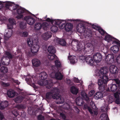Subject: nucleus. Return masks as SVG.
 <instances>
[{
    "mask_svg": "<svg viewBox=\"0 0 120 120\" xmlns=\"http://www.w3.org/2000/svg\"><path fill=\"white\" fill-rule=\"evenodd\" d=\"M58 27L54 25L52 26L50 28L51 31L54 33L56 32L58 30Z\"/></svg>",
    "mask_w": 120,
    "mask_h": 120,
    "instance_id": "nucleus-42",
    "label": "nucleus"
},
{
    "mask_svg": "<svg viewBox=\"0 0 120 120\" xmlns=\"http://www.w3.org/2000/svg\"><path fill=\"white\" fill-rule=\"evenodd\" d=\"M7 93L8 97L10 98L13 97L15 95V92L12 89L9 90Z\"/></svg>",
    "mask_w": 120,
    "mask_h": 120,
    "instance_id": "nucleus-25",
    "label": "nucleus"
},
{
    "mask_svg": "<svg viewBox=\"0 0 120 120\" xmlns=\"http://www.w3.org/2000/svg\"><path fill=\"white\" fill-rule=\"evenodd\" d=\"M74 82L77 83H79V81L78 79L75 77L74 78Z\"/></svg>",
    "mask_w": 120,
    "mask_h": 120,
    "instance_id": "nucleus-60",
    "label": "nucleus"
},
{
    "mask_svg": "<svg viewBox=\"0 0 120 120\" xmlns=\"http://www.w3.org/2000/svg\"><path fill=\"white\" fill-rule=\"evenodd\" d=\"M82 29H83V31L86 34V38H89L90 39L92 36V34L91 33V31L88 29H86L85 28L84 26L82 27Z\"/></svg>",
    "mask_w": 120,
    "mask_h": 120,
    "instance_id": "nucleus-19",
    "label": "nucleus"
},
{
    "mask_svg": "<svg viewBox=\"0 0 120 120\" xmlns=\"http://www.w3.org/2000/svg\"><path fill=\"white\" fill-rule=\"evenodd\" d=\"M84 109H87L89 112L91 114H93L94 115H97L98 114L97 111H92V109L90 107L88 106L87 105L85 104L84 106Z\"/></svg>",
    "mask_w": 120,
    "mask_h": 120,
    "instance_id": "nucleus-21",
    "label": "nucleus"
},
{
    "mask_svg": "<svg viewBox=\"0 0 120 120\" xmlns=\"http://www.w3.org/2000/svg\"><path fill=\"white\" fill-rule=\"evenodd\" d=\"M110 50L111 52H112L114 53H117L119 50V48L117 46L114 45L111 48Z\"/></svg>",
    "mask_w": 120,
    "mask_h": 120,
    "instance_id": "nucleus-33",
    "label": "nucleus"
},
{
    "mask_svg": "<svg viewBox=\"0 0 120 120\" xmlns=\"http://www.w3.org/2000/svg\"><path fill=\"white\" fill-rule=\"evenodd\" d=\"M6 59L4 60V57H3L1 59V64L3 65H8L10 62V59L9 58H6Z\"/></svg>",
    "mask_w": 120,
    "mask_h": 120,
    "instance_id": "nucleus-28",
    "label": "nucleus"
},
{
    "mask_svg": "<svg viewBox=\"0 0 120 120\" xmlns=\"http://www.w3.org/2000/svg\"><path fill=\"white\" fill-rule=\"evenodd\" d=\"M104 93L101 91H98L95 94L94 97L95 99L97 100L101 99L103 97Z\"/></svg>",
    "mask_w": 120,
    "mask_h": 120,
    "instance_id": "nucleus-23",
    "label": "nucleus"
},
{
    "mask_svg": "<svg viewBox=\"0 0 120 120\" xmlns=\"http://www.w3.org/2000/svg\"><path fill=\"white\" fill-rule=\"evenodd\" d=\"M0 71L1 72L3 73H5L8 72V69L6 67L3 66L1 67Z\"/></svg>",
    "mask_w": 120,
    "mask_h": 120,
    "instance_id": "nucleus-39",
    "label": "nucleus"
},
{
    "mask_svg": "<svg viewBox=\"0 0 120 120\" xmlns=\"http://www.w3.org/2000/svg\"><path fill=\"white\" fill-rule=\"evenodd\" d=\"M14 3L13 2L10 1L6 2H5V7L9 9L11 11H12L11 10L9 9V7L12 6Z\"/></svg>",
    "mask_w": 120,
    "mask_h": 120,
    "instance_id": "nucleus-36",
    "label": "nucleus"
},
{
    "mask_svg": "<svg viewBox=\"0 0 120 120\" xmlns=\"http://www.w3.org/2000/svg\"><path fill=\"white\" fill-rule=\"evenodd\" d=\"M45 98L48 99H51L52 98L56 99V102L57 104H62L64 101V99L61 98V96L59 94V90L56 88L54 89L52 91L46 93Z\"/></svg>",
    "mask_w": 120,
    "mask_h": 120,
    "instance_id": "nucleus-2",
    "label": "nucleus"
},
{
    "mask_svg": "<svg viewBox=\"0 0 120 120\" xmlns=\"http://www.w3.org/2000/svg\"><path fill=\"white\" fill-rule=\"evenodd\" d=\"M54 23L58 26L61 29H63V26L64 25V23H65L66 21L65 20L54 19Z\"/></svg>",
    "mask_w": 120,
    "mask_h": 120,
    "instance_id": "nucleus-11",
    "label": "nucleus"
},
{
    "mask_svg": "<svg viewBox=\"0 0 120 120\" xmlns=\"http://www.w3.org/2000/svg\"><path fill=\"white\" fill-rule=\"evenodd\" d=\"M32 78L29 77L28 78H27L26 79V80L27 81V82H29L30 83H31L32 82Z\"/></svg>",
    "mask_w": 120,
    "mask_h": 120,
    "instance_id": "nucleus-61",
    "label": "nucleus"
},
{
    "mask_svg": "<svg viewBox=\"0 0 120 120\" xmlns=\"http://www.w3.org/2000/svg\"><path fill=\"white\" fill-rule=\"evenodd\" d=\"M17 12L19 15L16 16V18L18 19H20L23 18V15L22 14L23 13H26L27 11L25 9L21 7L19 8L17 10Z\"/></svg>",
    "mask_w": 120,
    "mask_h": 120,
    "instance_id": "nucleus-8",
    "label": "nucleus"
},
{
    "mask_svg": "<svg viewBox=\"0 0 120 120\" xmlns=\"http://www.w3.org/2000/svg\"><path fill=\"white\" fill-rule=\"evenodd\" d=\"M107 101L108 104V105L110 103H112L113 101V99L112 98H109L107 99Z\"/></svg>",
    "mask_w": 120,
    "mask_h": 120,
    "instance_id": "nucleus-51",
    "label": "nucleus"
},
{
    "mask_svg": "<svg viewBox=\"0 0 120 120\" xmlns=\"http://www.w3.org/2000/svg\"><path fill=\"white\" fill-rule=\"evenodd\" d=\"M54 20L50 19L49 18H47L46 19V21L47 22H51V23L53 24L54 22Z\"/></svg>",
    "mask_w": 120,
    "mask_h": 120,
    "instance_id": "nucleus-52",
    "label": "nucleus"
},
{
    "mask_svg": "<svg viewBox=\"0 0 120 120\" xmlns=\"http://www.w3.org/2000/svg\"><path fill=\"white\" fill-rule=\"evenodd\" d=\"M50 75L51 77L60 80H61L63 77V75L61 73L58 71L56 72H52Z\"/></svg>",
    "mask_w": 120,
    "mask_h": 120,
    "instance_id": "nucleus-10",
    "label": "nucleus"
},
{
    "mask_svg": "<svg viewBox=\"0 0 120 120\" xmlns=\"http://www.w3.org/2000/svg\"><path fill=\"white\" fill-rule=\"evenodd\" d=\"M95 92V91L94 90H91L89 92V93H91L92 95H93Z\"/></svg>",
    "mask_w": 120,
    "mask_h": 120,
    "instance_id": "nucleus-64",
    "label": "nucleus"
},
{
    "mask_svg": "<svg viewBox=\"0 0 120 120\" xmlns=\"http://www.w3.org/2000/svg\"><path fill=\"white\" fill-rule=\"evenodd\" d=\"M28 113L30 115H31L33 114V111L32 110V108L30 107L28 108Z\"/></svg>",
    "mask_w": 120,
    "mask_h": 120,
    "instance_id": "nucleus-48",
    "label": "nucleus"
},
{
    "mask_svg": "<svg viewBox=\"0 0 120 120\" xmlns=\"http://www.w3.org/2000/svg\"><path fill=\"white\" fill-rule=\"evenodd\" d=\"M4 118V117L3 113L0 111V120H2Z\"/></svg>",
    "mask_w": 120,
    "mask_h": 120,
    "instance_id": "nucleus-57",
    "label": "nucleus"
},
{
    "mask_svg": "<svg viewBox=\"0 0 120 120\" xmlns=\"http://www.w3.org/2000/svg\"><path fill=\"white\" fill-rule=\"evenodd\" d=\"M52 35L50 32H47V33H45L42 36L43 38L45 40H47L48 39L51 37Z\"/></svg>",
    "mask_w": 120,
    "mask_h": 120,
    "instance_id": "nucleus-27",
    "label": "nucleus"
},
{
    "mask_svg": "<svg viewBox=\"0 0 120 120\" xmlns=\"http://www.w3.org/2000/svg\"><path fill=\"white\" fill-rule=\"evenodd\" d=\"M60 116L64 120H65L66 119V116L63 112H61L60 114Z\"/></svg>",
    "mask_w": 120,
    "mask_h": 120,
    "instance_id": "nucleus-46",
    "label": "nucleus"
},
{
    "mask_svg": "<svg viewBox=\"0 0 120 120\" xmlns=\"http://www.w3.org/2000/svg\"><path fill=\"white\" fill-rule=\"evenodd\" d=\"M9 21L10 25H13L15 24V21L14 19L9 18Z\"/></svg>",
    "mask_w": 120,
    "mask_h": 120,
    "instance_id": "nucleus-49",
    "label": "nucleus"
},
{
    "mask_svg": "<svg viewBox=\"0 0 120 120\" xmlns=\"http://www.w3.org/2000/svg\"><path fill=\"white\" fill-rule=\"evenodd\" d=\"M119 70L117 67L114 65H111L109 67V71L112 74H116L117 73Z\"/></svg>",
    "mask_w": 120,
    "mask_h": 120,
    "instance_id": "nucleus-18",
    "label": "nucleus"
},
{
    "mask_svg": "<svg viewBox=\"0 0 120 120\" xmlns=\"http://www.w3.org/2000/svg\"><path fill=\"white\" fill-rule=\"evenodd\" d=\"M5 56L4 57V60L6 59V58H9V59H12L13 56L12 54L9 52L6 51L5 52Z\"/></svg>",
    "mask_w": 120,
    "mask_h": 120,
    "instance_id": "nucleus-34",
    "label": "nucleus"
},
{
    "mask_svg": "<svg viewBox=\"0 0 120 120\" xmlns=\"http://www.w3.org/2000/svg\"><path fill=\"white\" fill-rule=\"evenodd\" d=\"M48 26V24L47 22H44L42 24L38 22L35 24L34 28L35 30H38L42 28L44 30L47 31L49 28Z\"/></svg>",
    "mask_w": 120,
    "mask_h": 120,
    "instance_id": "nucleus-7",
    "label": "nucleus"
},
{
    "mask_svg": "<svg viewBox=\"0 0 120 120\" xmlns=\"http://www.w3.org/2000/svg\"><path fill=\"white\" fill-rule=\"evenodd\" d=\"M23 98V97L22 96H19L15 99V101L16 103H20L22 101Z\"/></svg>",
    "mask_w": 120,
    "mask_h": 120,
    "instance_id": "nucleus-32",
    "label": "nucleus"
},
{
    "mask_svg": "<svg viewBox=\"0 0 120 120\" xmlns=\"http://www.w3.org/2000/svg\"><path fill=\"white\" fill-rule=\"evenodd\" d=\"M68 58L69 59L70 63L71 64H75L76 63V61L77 60L76 57L74 56H69Z\"/></svg>",
    "mask_w": 120,
    "mask_h": 120,
    "instance_id": "nucleus-31",
    "label": "nucleus"
},
{
    "mask_svg": "<svg viewBox=\"0 0 120 120\" xmlns=\"http://www.w3.org/2000/svg\"><path fill=\"white\" fill-rule=\"evenodd\" d=\"M27 43L28 46L30 47L32 46L34 44L33 40L31 38H29L27 39Z\"/></svg>",
    "mask_w": 120,
    "mask_h": 120,
    "instance_id": "nucleus-41",
    "label": "nucleus"
},
{
    "mask_svg": "<svg viewBox=\"0 0 120 120\" xmlns=\"http://www.w3.org/2000/svg\"><path fill=\"white\" fill-rule=\"evenodd\" d=\"M55 65H53L52 66L51 69L53 71H55L56 69L58 68H60L61 67V64L59 60H56L55 61Z\"/></svg>",
    "mask_w": 120,
    "mask_h": 120,
    "instance_id": "nucleus-17",
    "label": "nucleus"
},
{
    "mask_svg": "<svg viewBox=\"0 0 120 120\" xmlns=\"http://www.w3.org/2000/svg\"><path fill=\"white\" fill-rule=\"evenodd\" d=\"M8 28V29H11L13 28V25H7Z\"/></svg>",
    "mask_w": 120,
    "mask_h": 120,
    "instance_id": "nucleus-63",
    "label": "nucleus"
},
{
    "mask_svg": "<svg viewBox=\"0 0 120 120\" xmlns=\"http://www.w3.org/2000/svg\"><path fill=\"white\" fill-rule=\"evenodd\" d=\"M28 35V33L26 31L23 32L22 33V35L24 37H27Z\"/></svg>",
    "mask_w": 120,
    "mask_h": 120,
    "instance_id": "nucleus-53",
    "label": "nucleus"
},
{
    "mask_svg": "<svg viewBox=\"0 0 120 120\" xmlns=\"http://www.w3.org/2000/svg\"><path fill=\"white\" fill-rule=\"evenodd\" d=\"M38 120H44V117L41 115H40L38 116Z\"/></svg>",
    "mask_w": 120,
    "mask_h": 120,
    "instance_id": "nucleus-50",
    "label": "nucleus"
},
{
    "mask_svg": "<svg viewBox=\"0 0 120 120\" xmlns=\"http://www.w3.org/2000/svg\"><path fill=\"white\" fill-rule=\"evenodd\" d=\"M75 43L76 45H77V47L78 49L79 50H80L82 48V46L81 44L80 43H79L78 41L77 40L74 39L73 40L72 42V44Z\"/></svg>",
    "mask_w": 120,
    "mask_h": 120,
    "instance_id": "nucleus-29",
    "label": "nucleus"
},
{
    "mask_svg": "<svg viewBox=\"0 0 120 120\" xmlns=\"http://www.w3.org/2000/svg\"><path fill=\"white\" fill-rule=\"evenodd\" d=\"M114 56L113 54H109L106 56V60L108 64H111L114 62Z\"/></svg>",
    "mask_w": 120,
    "mask_h": 120,
    "instance_id": "nucleus-15",
    "label": "nucleus"
},
{
    "mask_svg": "<svg viewBox=\"0 0 120 120\" xmlns=\"http://www.w3.org/2000/svg\"><path fill=\"white\" fill-rule=\"evenodd\" d=\"M66 83L70 85H72L73 83L70 79H68L66 80Z\"/></svg>",
    "mask_w": 120,
    "mask_h": 120,
    "instance_id": "nucleus-54",
    "label": "nucleus"
},
{
    "mask_svg": "<svg viewBox=\"0 0 120 120\" xmlns=\"http://www.w3.org/2000/svg\"><path fill=\"white\" fill-rule=\"evenodd\" d=\"M24 20L29 25H32L35 22V20L34 18L30 16H26L24 18Z\"/></svg>",
    "mask_w": 120,
    "mask_h": 120,
    "instance_id": "nucleus-13",
    "label": "nucleus"
},
{
    "mask_svg": "<svg viewBox=\"0 0 120 120\" xmlns=\"http://www.w3.org/2000/svg\"><path fill=\"white\" fill-rule=\"evenodd\" d=\"M26 22L23 21H21L19 23V27L20 29H23L26 27Z\"/></svg>",
    "mask_w": 120,
    "mask_h": 120,
    "instance_id": "nucleus-40",
    "label": "nucleus"
},
{
    "mask_svg": "<svg viewBox=\"0 0 120 120\" xmlns=\"http://www.w3.org/2000/svg\"><path fill=\"white\" fill-rule=\"evenodd\" d=\"M11 112L13 115L15 117H16L19 114L17 110H12Z\"/></svg>",
    "mask_w": 120,
    "mask_h": 120,
    "instance_id": "nucleus-44",
    "label": "nucleus"
},
{
    "mask_svg": "<svg viewBox=\"0 0 120 120\" xmlns=\"http://www.w3.org/2000/svg\"><path fill=\"white\" fill-rule=\"evenodd\" d=\"M81 94L82 99H80L78 101H76L77 104L79 106L82 105L84 103V102L83 101V100L86 101L87 103H89L90 102V99L86 94L84 92L82 91Z\"/></svg>",
    "mask_w": 120,
    "mask_h": 120,
    "instance_id": "nucleus-6",
    "label": "nucleus"
},
{
    "mask_svg": "<svg viewBox=\"0 0 120 120\" xmlns=\"http://www.w3.org/2000/svg\"><path fill=\"white\" fill-rule=\"evenodd\" d=\"M59 43L61 45L65 46L66 45V42L64 39H61L59 41Z\"/></svg>",
    "mask_w": 120,
    "mask_h": 120,
    "instance_id": "nucleus-43",
    "label": "nucleus"
},
{
    "mask_svg": "<svg viewBox=\"0 0 120 120\" xmlns=\"http://www.w3.org/2000/svg\"><path fill=\"white\" fill-rule=\"evenodd\" d=\"M106 85H103L102 86H99V89L100 91L101 92L103 93L105 92L106 91H110V90L109 88H106Z\"/></svg>",
    "mask_w": 120,
    "mask_h": 120,
    "instance_id": "nucleus-22",
    "label": "nucleus"
},
{
    "mask_svg": "<svg viewBox=\"0 0 120 120\" xmlns=\"http://www.w3.org/2000/svg\"><path fill=\"white\" fill-rule=\"evenodd\" d=\"M98 77L102 79H98V84L99 86L103 85H106L109 81V79L107 75L108 72L104 70L103 68H101L100 69Z\"/></svg>",
    "mask_w": 120,
    "mask_h": 120,
    "instance_id": "nucleus-4",
    "label": "nucleus"
},
{
    "mask_svg": "<svg viewBox=\"0 0 120 120\" xmlns=\"http://www.w3.org/2000/svg\"><path fill=\"white\" fill-rule=\"evenodd\" d=\"M17 107L19 109H22L25 108L26 106L23 105H17Z\"/></svg>",
    "mask_w": 120,
    "mask_h": 120,
    "instance_id": "nucleus-45",
    "label": "nucleus"
},
{
    "mask_svg": "<svg viewBox=\"0 0 120 120\" xmlns=\"http://www.w3.org/2000/svg\"><path fill=\"white\" fill-rule=\"evenodd\" d=\"M109 109V108L108 105L105 104L103 107L101 108V110L102 112H106V113H107L108 110Z\"/></svg>",
    "mask_w": 120,
    "mask_h": 120,
    "instance_id": "nucleus-37",
    "label": "nucleus"
},
{
    "mask_svg": "<svg viewBox=\"0 0 120 120\" xmlns=\"http://www.w3.org/2000/svg\"><path fill=\"white\" fill-rule=\"evenodd\" d=\"M102 58V55L100 53H97L94 54L93 55L94 60L92 58L90 55L86 57L83 56H80L79 57V59L82 60L83 62L86 61L88 64L93 65L94 63V61L96 63H99L101 60Z\"/></svg>",
    "mask_w": 120,
    "mask_h": 120,
    "instance_id": "nucleus-1",
    "label": "nucleus"
},
{
    "mask_svg": "<svg viewBox=\"0 0 120 120\" xmlns=\"http://www.w3.org/2000/svg\"><path fill=\"white\" fill-rule=\"evenodd\" d=\"M107 35L105 37V40L109 42L111 41H112V43H115L117 44L120 47V41H117L116 40H113L116 39L113 37L111 36L110 35L108 34L107 33Z\"/></svg>",
    "mask_w": 120,
    "mask_h": 120,
    "instance_id": "nucleus-9",
    "label": "nucleus"
},
{
    "mask_svg": "<svg viewBox=\"0 0 120 120\" xmlns=\"http://www.w3.org/2000/svg\"><path fill=\"white\" fill-rule=\"evenodd\" d=\"M92 45L90 44H87V48H88V50H90L92 49Z\"/></svg>",
    "mask_w": 120,
    "mask_h": 120,
    "instance_id": "nucleus-56",
    "label": "nucleus"
},
{
    "mask_svg": "<svg viewBox=\"0 0 120 120\" xmlns=\"http://www.w3.org/2000/svg\"><path fill=\"white\" fill-rule=\"evenodd\" d=\"M92 27L93 29L98 30L102 35H103L105 34H107L106 32L100 26L93 24L92 26Z\"/></svg>",
    "mask_w": 120,
    "mask_h": 120,
    "instance_id": "nucleus-14",
    "label": "nucleus"
},
{
    "mask_svg": "<svg viewBox=\"0 0 120 120\" xmlns=\"http://www.w3.org/2000/svg\"><path fill=\"white\" fill-rule=\"evenodd\" d=\"M19 6V5L18 4L14 5L13 7L12 10H16L18 8Z\"/></svg>",
    "mask_w": 120,
    "mask_h": 120,
    "instance_id": "nucleus-59",
    "label": "nucleus"
},
{
    "mask_svg": "<svg viewBox=\"0 0 120 120\" xmlns=\"http://www.w3.org/2000/svg\"><path fill=\"white\" fill-rule=\"evenodd\" d=\"M116 61L118 63L120 64V57L118 56L117 58Z\"/></svg>",
    "mask_w": 120,
    "mask_h": 120,
    "instance_id": "nucleus-62",
    "label": "nucleus"
},
{
    "mask_svg": "<svg viewBox=\"0 0 120 120\" xmlns=\"http://www.w3.org/2000/svg\"><path fill=\"white\" fill-rule=\"evenodd\" d=\"M113 81L115 82L117 86H118L120 90V80L118 78L114 79H113Z\"/></svg>",
    "mask_w": 120,
    "mask_h": 120,
    "instance_id": "nucleus-38",
    "label": "nucleus"
},
{
    "mask_svg": "<svg viewBox=\"0 0 120 120\" xmlns=\"http://www.w3.org/2000/svg\"><path fill=\"white\" fill-rule=\"evenodd\" d=\"M108 88H109L110 90L113 92H115L117 90L120 91L119 89L118 88V87L117 85L115 84H111L109 86Z\"/></svg>",
    "mask_w": 120,
    "mask_h": 120,
    "instance_id": "nucleus-20",
    "label": "nucleus"
},
{
    "mask_svg": "<svg viewBox=\"0 0 120 120\" xmlns=\"http://www.w3.org/2000/svg\"><path fill=\"white\" fill-rule=\"evenodd\" d=\"M38 44V42H37L31 47V51L32 53H36L38 52L40 48Z\"/></svg>",
    "mask_w": 120,
    "mask_h": 120,
    "instance_id": "nucleus-12",
    "label": "nucleus"
},
{
    "mask_svg": "<svg viewBox=\"0 0 120 120\" xmlns=\"http://www.w3.org/2000/svg\"><path fill=\"white\" fill-rule=\"evenodd\" d=\"M48 50L49 52L48 57L50 60H53V59H56L57 57L54 54L56 52L55 48L53 46H49L48 49Z\"/></svg>",
    "mask_w": 120,
    "mask_h": 120,
    "instance_id": "nucleus-5",
    "label": "nucleus"
},
{
    "mask_svg": "<svg viewBox=\"0 0 120 120\" xmlns=\"http://www.w3.org/2000/svg\"><path fill=\"white\" fill-rule=\"evenodd\" d=\"M2 85L6 87L9 86L10 84L8 83H5L4 82H3Z\"/></svg>",
    "mask_w": 120,
    "mask_h": 120,
    "instance_id": "nucleus-58",
    "label": "nucleus"
},
{
    "mask_svg": "<svg viewBox=\"0 0 120 120\" xmlns=\"http://www.w3.org/2000/svg\"><path fill=\"white\" fill-rule=\"evenodd\" d=\"M116 98L115 100V103L118 104H120V99L118 98V97L117 98Z\"/></svg>",
    "mask_w": 120,
    "mask_h": 120,
    "instance_id": "nucleus-55",
    "label": "nucleus"
},
{
    "mask_svg": "<svg viewBox=\"0 0 120 120\" xmlns=\"http://www.w3.org/2000/svg\"><path fill=\"white\" fill-rule=\"evenodd\" d=\"M63 29L64 28L66 31L67 32H69L71 31L73 27V24L71 23H67L66 24L64 23V25L63 26Z\"/></svg>",
    "mask_w": 120,
    "mask_h": 120,
    "instance_id": "nucleus-16",
    "label": "nucleus"
},
{
    "mask_svg": "<svg viewBox=\"0 0 120 120\" xmlns=\"http://www.w3.org/2000/svg\"><path fill=\"white\" fill-rule=\"evenodd\" d=\"M100 117L102 120H109L107 113L102 114Z\"/></svg>",
    "mask_w": 120,
    "mask_h": 120,
    "instance_id": "nucleus-35",
    "label": "nucleus"
},
{
    "mask_svg": "<svg viewBox=\"0 0 120 120\" xmlns=\"http://www.w3.org/2000/svg\"><path fill=\"white\" fill-rule=\"evenodd\" d=\"M71 93L73 94L77 95L78 93L79 90L77 87L73 86L70 88Z\"/></svg>",
    "mask_w": 120,
    "mask_h": 120,
    "instance_id": "nucleus-30",
    "label": "nucleus"
},
{
    "mask_svg": "<svg viewBox=\"0 0 120 120\" xmlns=\"http://www.w3.org/2000/svg\"><path fill=\"white\" fill-rule=\"evenodd\" d=\"M90 105L91 107L93 109H97V108L93 102H91Z\"/></svg>",
    "mask_w": 120,
    "mask_h": 120,
    "instance_id": "nucleus-47",
    "label": "nucleus"
},
{
    "mask_svg": "<svg viewBox=\"0 0 120 120\" xmlns=\"http://www.w3.org/2000/svg\"><path fill=\"white\" fill-rule=\"evenodd\" d=\"M32 61L33 65L35 67H37L39 66L41 63L40 61L36 59H33Z\"/></svg>",
    "mask_w": 120,
    "mask_h": 120,
    "instance_id": "nucleus-24",
    "label": "nucleus"
},
{
    "mask_svg": "<svg viewBox=\"0 0 120 120\" xmlns=\"http://www.w3.org/2000/svg\"><path fill=\"white\" fill-rule=\"evenodd\" d=\"M8 105V102L7 101L0 102V109H3L7 107Z\"/></svg>",
    "mask_w": 120,
    "mask_h": 120,
    "instance_id": "nucleus-26",
    "label": "nucleus"
},
{
    "mask_svg": "<svg viewBox=\"0 0 120 120\" xmlns=\"http://www.w3.org/2000/svg\"><path fill=\"white\" fill-rule=\"evenodd\" d=\"M39 79L40 80L38 82L39 84L40 85L43 86L45 85L46 87L48 89H50L52 85V80H46V83L44 80L47 79L48 75L45 72H41L39 74Z\"/></svg>",
    "mask_w": 120,
    "mask_h": 120,
    "instance_id": "nucleus-3",
    "label": "nucleus"
}]
</instances>
